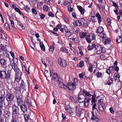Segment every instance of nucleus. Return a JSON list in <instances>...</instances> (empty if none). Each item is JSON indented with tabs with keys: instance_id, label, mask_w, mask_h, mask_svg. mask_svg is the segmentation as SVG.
<instances>
[{
	"instance_id": "nucleus-56",
	"label": "nucleus",
	"mask_w": 122,
	"mask_h": 122,
	"mask_svg": "<svg viewBox=\"0 0 122 122\" xmlns=\"http://www.w3.org/2000/svg\"><path fill=\"white\" fill-rule=\"evenodd\" d=\"M62 117H63V120H65L66 119V115L65 114H62Z\"/></svg>"
},
{
	"instance_id": "nucleus-32",
	"label": "nucleus",
	"mask_w": 122,
	"mask_h": 122,
	"mask_svg": "<svg viewBox=\"0 0 122 122\" xmlns=\"http://www.w3.org/2000/svg\"><path fill=\"white\" fill-rule=\"evenodd\" d=\"M44 73L46 77H51V73L50 71L49 72L47 70H45Z\"/></svg>"
},
{
	"instance_id": "nucleus-5",
	"label": "nucleus",
	"mask_w": 122,
	"mask_h": 122,
	"mask_svg": "<svg viewBox=\"0 0 122 122\" xmlns=\"http://www.w3.org/2000/svg\"><path fill=\"white\" fill-rule=\"evenodd\" d=\"M58 63L61 66L65 67L66 66V61L61 58H60L58 60Z\"/></svg>"
},
{
	"instance_id": "nucleus-16",
	"label": "nucleus",
	"mask_w": 122,
	"mask_h": 122,
	"mask_svg": "<svg viewBox=\"0 0 122 122\" xmlns=\"http://www.w3.org/2000/svg\"><path fill=\"white\" fill-rule=\"evenodd\" d=\"M111 1L113 5L115 7V8L116 9L115 10H114L115 13L117 15H118V9L119 8L118 6L116 3L112 1Z\"/></svg>"
},
{
	"instance_id": "nucleus-46",
	"label": "nucleus",
	"mask_w": 122,
	"mask_h": 122,
	"mask_svg": "<svg viewBox=\"0 0 122 122\" xmlns=\"http://www.w3.org/2000/svg\"><path fill=\"white\" fill-rule=\"evenodd\" d=\"M5 97L3 95H1L0 96V102H2L5 100Z\"/></svg>"
},
{
	"instance_id": "nucleus-29",
	"label": "nucleus",
	"mask_w": 122,
	"mask_h": 122,
	"mask_svg": "<svg viewBox=\"0 0 122 122\" xmlns=\"http://www.w3.org/2000/svg\"><path fill=\"white\" fill-rule=\"evenodd\" d=\"M75 108L76 109V112L78 115H80L81 113V109L77 107V106H76Z\"/></svg>"
},
{
	"instance_id": "nucleus-1",
	"label": "nucleus",
	"mask_w": 122,
	"mask_h": 122,
	"mask_svg": "<svg viewBox=\"0 0 122 122\" xmlns=\"http://www.w3.org/2000/svg\"><path fill=\"white\" fill-rule=\"evenodd\" d=\"M82 22L80 20H77L76 22H73V24L75 26H80L82 25H83L84 26H87L88 25L86 23V21L84 19H82Z\"/></svg>"
},
{
	"instance_id": "nucleus-44",
	"label": "nucleus",
	"mask_w": 122,
	"mask_h": 122,
	"mask_svg": "<svg viewBox=\"0 0 122 122\" xmlns=\"http://www.w3.org/2000/svg\"><path fill=\"white\" fill-rule=\"evenodd\" d=\"M20 86L21 88L24 89L26 87V85L25 83L23 81L21 83Z\"/></svg>"
},
{
	"instance_id": "nucleus-23",
	"label": "nucleus",
	"mask_w": 122,
	"mask_h": 122,
	"mask_svg": "<svg viewBox=\"0 0 122 122\" xmlns=\"http://www.w3.org/2000/svg\"><path fill=\"white\" fill-rule=\"evenodd\" d=\"M105 105L103 103H101L98 105V108L102 112L103 111L105 108Z\"/></svg>"
},
{
	"instance_id": "nucleus-55",
	"label": "nucleus",
	"mask_w": 122,
	"mask_h": 122,
	"mask_svg": "<svg viewBox=\"0 0 122 122\" xmlns=\"http://www.w3.org/2000/svg\"><path fill=\"white\" fill-rule=\"evenodd\" d=\"M4 27L10 29V26L9 24L7 23H5L4 25Z\"/></svg>"
},
{
	"instance_id": "nucleus-7",
	"label": "nucleus",
	"mask_w": 122,
	"mask_h": 122,
	"mask_svg": "<svg viewBox=\"0 0 122 122\" xmlns=\"http://www.w3.org/2000/svg\"><path fill=\"white\" fill-rule=\"evenodd\" d=\"M12 108L13 114V115H15L16 116L19 112V108L17 106L15 105L12 106Z\"/></svg>"
},
{
	"instance_id": "nucleus-54",
	"label": "nucleus",
	"mask_w": 122,
	"mask_h": 122,
	"mask_svg": "<svg viewBox=\"0 0 122 122\" xmlns=\"http://www.w3.org/2000/svg\"><path fill=\"white\" fill-rule=\"evenodd\" d=\"M15 10L16 12H17L18 13H19L20 14H21V13L20 10L18 8H16L15 9Z\"/></svg>"
},
{
	"instance_id": "nucleus-45",
	"label": "nucleus",
	"mask_w": 122,
	"mask_h": 122,
	"mask_svg": "<svg viewBox=\"0 0 122 122\" xmlns=\"http://www.w3.org/2000/svg\"><path fill=\"white\" fill-rule=\"evenodd\" d=\"M17 118L15 115H13L11 122H17L16 121Z\"/></svg>"
},
{
	"instance_id": "nucleus-27",
	"label": "nucleus",
	"mask_w": 122,
	"mask_h": 122,
	"mask_svg": "<svg viewBox=\"0 0 122 122\" xmlns=\"http://www.w3.org/2000/svg\"><path fill=\"white\" fill-rule=\"evenodd\" d=\"M85 39L87 42L89 43H90L91 42V41L92 40V39L91 36L89 35H87Z\"/></svg>"
},
{
	"instance_id": "nucleus-58",
	"label": "nucleus",
	"mask_w": 122,
	"mask_h": 122,
	"mask_svg": "<svg viewBox=\"0 0 122 122\" xmlns=\"http://www.w3.org/2000/svg\"><path fill=\"white\" fill-rule=\"evenodd\" d=\"M11 24L12 26L14 28H15V24L13 20H10Z\"/></svg>"
},
{
	"instance_id": "nucleus-59",
	"label": "nucleus",
	"mask_w": 122,
	"mask_h": 122,
	"mask_svg": "<svg viewBox=\"0 0 122 122\" xmlns=\"http://www.w3.org/2000/svg\"><path fill=\"white\" fill-rule=\"evenodd\" d=\"M41 60L43 64L45 65V67H46L47 66V65H46V63H45V61L43 59H41Z\"/></svg>"
},
{
	"instance_id": "nucleus-60",
	"label": "nucleus",
	"mask_w": 122,
	"mask_h": 122,
	"mask_svg": "<svg viewBox=\"0 0 122 122\" xmlns=\"http://www.w3.org/2000/svg\"><path fill=\"white\" fill-rule=\"evenodd\" d=\"M92 102H93L94 103H95L96 102V100L95 99V97H92Z\"/></svg>"
},
{
	"instance_id": "nucleus-11",
	"label": "nucleus",
	"mask_w": 122,
	"mask_h": 122,
	"mask_svg": "<svg viewBox=\"0 0 122 122\" xmlns=\"http://www.w3.org/2000/svg\"><path fill=\"white\" fill-rule=\"evenodd\" d=\"M13 60L14 61L13 63L11 64V66L12 67V69H16V68H18L17 66L18 64V60L17 58L15 59L14 60L13 58Z\"/></svg>"
},
{
	"instance_id": "nucleus-13",
	"label": "nucleus",
	"mask_w": 122,
	"mask_h": 122,
	"mask_svg": "<svg viewBox=\"0 0 122 122\" xmlns=\"http://www.w3.org/2000/svg\"><path fill=\"white\" fill-rule=\"evenodd\" d=\"M17 103L18 106H20L23 102L21 97L20 96H17L16 97Z\"/></svg>"
},
{
	"instance_id": "nucleus-33",
	"label": "nucleus",
	"mask_w": 122,
	"mask_h": 122,
	"mask_svg": "<svg viewBox=\"0 0 122 122\" xmlns=\"http://www.w3.org/2000/svg\"><path fill=\"white\" fill-rule=\"evenodd\" d=\"M60 51L63 52H66L68 53L69 52L68 51V50L66 48L63 47H61L60 48Z\"/></svg>"
},
{
	"instance_id": "nucleus-41",
	"label": "nucleus",
	"mask_w": 122,
	"mask_h": 122,
	"mask_svg": "<svg viewBox=\"0 0 122 122\" xmlns=\"http://www.w3.org/2000/svg\"><path fill=\"white\" fill-rule=\"evenodd\" d=\"M24 117L25 121H27L29 119L30 117L29 115L25 114L24 115Z\"/></svg>"
},
{
	"instance_id": "nucleus-14",
	"label": "nucleus",
	"mask_w": 122,
	"mask_h": 122,
	"mask_svg": "<svg viewBox=\"0 0 122 122\" xmlns=\"http://www.w3.org/2000/svg\"><path fill=\"white\" fill-rule=\"evenodd\" d=\"M0 63L3 67L5 68L6 67L7 62L6 60L4 59H1L0 60Z\"/></svg>"
},
{
	"instance_id": "nucleus-4",
	"label": "nucleus",
	"mask_w": 122,
	"mask_h": 122,
	"mask_svg": "<svg viewBox=\"0 0 122 122\" xmlns=\"http://www.w3.org/2000/svg\"><path fill=\"white\" fill-rule=\"evenodd\" d=\"M66 28H67V27H65L64 28L66 32V36L67 37H69L72 35L74 33V31L73 30L71 29L67 28L66 30Z\"/></svg>"
},
{
	"instance_id": "nucleus-30",
	"label": "nucleus",
	"mask_w": 122,
	"mask_h": 122,
	"mask_svg": "<svg viewBox=\"0 0 122 122\" xmlns=\"http://www.w3.org/2000/svg\"><path fill=\"white\" fill-rule=\"evenodd\" d=\"M113 70V68L112 66L109 67V68L108 69H107L106 71V72L109 74L110 73L112 72Z\"/></svg>"
},
{
	"instance_id": "nucleus-17",
	"label": "nucleus",
	"mask_w": 122,
	"mask_h": 122,
	"mask_svg": "<svg viewBox=\"0 0 122 122\" xmlns=\"http://www.w3.org/2000/svg\"><path fill=\"white\" fill-rule=\"evenodd\" d=\"M90 99L88 98H85L84 99V105L86 107H88L89 105Z\"/></svg>"
},
{
	"instance_id": "nucleus-26",
	"label": "nucleus",
	"mask_w": 122,
	"mask_h": 122,
	"mask_svg": "<svg viewBox=\"0 0 122 122\" xmlns=\"http://www.w3.org/2000/svg\"><path fill=\"white\" fill-rule=\"evenodd\" d=\"M11 72L10 71H7V73L6 74V75L5 76V78L7 80H9L10 77V75Z\"/></svg>"
},
{
	"instance_id": "nucleus-3",
	"label": "nucleus",
	"mask_w": 122,
	"mask_h": 122,
	"mask_svg": "<svg viewBox=\"0 0 122 122\" xmlns=\"http://www.w3.org/2000/svg\"><path fill=\"white\" fill-rule=\"evenodd\" d=\"M57 83L59 86L61 88L66 89L67 87L63 83V80L61 78H60L57 81Z\"/></svg>"
},
{
	"instance_id": "nucleus-48",
	"label": "nucleus",
	"mask_w": 122,
	"mask_h": 122,
	"mask_svg": "<svg viewBox=\"0 0 122 122\" xmlns=\"http://www.w3.org/2000/svg\"><path fill=\"white\" fill-rule=\"evenodd\" d=\"M5 113V117L7 118L9 117L10 115V112L9 111H6Z\"/></svg>"
},
{
	"instance_id": "nucleus-28",
	"label": "nucleus",
	"mask_w": 122,
	"mask_h": 122,
	"mask_svg": "<svg viewBox=\"0 0 122 122\" xmlns=\"http://www.w3.org/2000/svg\"><path fill=\"white\" fill-rule=\"evenodd\" d=\"M96 45L95 44H93L92 46L89 45L87 48L88 50V51H90L93 48H95Z\"/></svg>"
},
{
	"instance_id": "nucleus-43",
	"label": "nucleus",
	"mask_w": 122,
	"mask_h": 122,
	"mask_svg": "<svg viewBox=\"0 0 122 122\" xmlns=\"http://www.w3.org/2000/svg\"><path fill=\"white\" fill-rule=\"evenodd\" d=\"M29 104L32 106L34 107H35L36 106V103L35 101H33V102H29Z\"/></svg>"
},
{
	"instance_id": "nucleus-2",
	"label": "nucleus",
	"mask_w": 122,
	"mask_h": 122,
	"mask_svg": "<svg viewBox=\"0 0 122 122\" xmlns=\"http://www.w3.org/2000/svg\"><path fill=\"white\" fill-rule=\"evenodd\" d=\"M95 49L97 51V54H100L102 53H103L105 52V51L104 48L101 47L98 45H96Z\"/></svg>"
},
{
	"instance_id": "nucleus-47",
	"label": "nucleus",
	"mask_w": 122,
	"mask_h": 122,
	"mask_svg": "<svg viewBox=\"0 0 122 122\" xmlns=\"http://www.w3.org/2000/svg\"><path fill=\"white\" fill-rule=\"evenodd\" d=\"M55 49V47L54 46V45H53L50 47L49 49V51H51L52 52H53Z\"/></svg>"
},
{
	"instance_id": "nucleus-61",
	"label": "nucleus",
	"mask_w": 122,
	"mask_h": 122,
	"mask_svg": "<svg viewBox=\"0 0 122 122\" xmlns=\"http://www.w3.org/2000/svg\"><path fill=\"white\" fill-rule=\"evenodd\" d=\"M32 12L33 13L35 14H36L37 13V12L36 10L34 8H33L32 9Z\"/></svg>"
},
{
	"instance_id": "nucleus-49",
	"label": "nucleus",
	"mask_w": 122,
	"mask_h": 122,
	"mask_svg": "<svg viewBox=\"0 0 122 122\" xmlns=\"http://www.w3.org/2000/svg\"><path fill=\"white\" fill-rule=\"evenodd\" d=\"M79 65L80 67H82L84 65V62L83 61H81L80 62Z\"/></svg>"
},
{
	"instance_id": "nucleus-24",
	"label": "nucleus",
	"mask_w": 122,
	"mask_h": 122,
	"mask_svg": "<svg viewBox=\"0 0 122 122\" xmlns=\"http://www.w3.org/2000/svg\"><path fill=\"white\" fill-rule=\"evenodd\" d=\"M104 31V29L102 27L99 26L97 28L96 32L97 33H102Z\"/></svg>"
},
{
	"instance_id": "nucleus-52",
	"label": "nucleus",
	"mask_w": 122,
	"mask_h": 122,
	"mask_svg": "<svg viewBox=\"0 0 122 122\" xmlns=\"http://www.w3.org/2000/svg\"><path fill=\"white\" fill-rule=\"evenodd\" d=\"M40 46L42 50L44 51L45 50V48L44 45H41V43H40Z\"/></svg>"
},
{
	"instance_id": "nucleus-63",
	"label": "nucleus",
	"mask_w": 122,
	"mask_h": 122,
	"mask_svg": "<svg viewBox=\"0 0 122 122\" xmlns=\"http://www.w3.org/2000/svg\"><path fill=\"white\" fill-rule=\"evenodd\" d=\"M45 15L41 13L40 15V18L41 19H43L45 17Z\"/></svg>"
},
{
	"instance_id": "nucleus-21",
	"label": "nucleus",
	"mask_w": 122,
	"mask_h": 122,
	"mask_svg": "<svg viewBox=\"0 0 122 122\" xmlns=\"http://www.w3.org/2000/svg\"><path fill=\"white\" fill-rule=\"evenodd\" d=\"M91 114L92 115L91 119V120H92L93 121H94L97 122H98L100 120L98 118L96 117V116H95L93 113H91Z\"/></svg>"
},
{
	"instance_id": "nucleus-39",
	"label": "nucleus",
	"mask_w": 122,
	"mask_h": 122,
	"mask_svg": "<svg viewBox=\"0 0 122 122\" xmlns=\"http://www.w3.org/2000/svg\"><path fill=\"white\" fill-rule=\"evenodd\" d=\"M105 41L104 42V44L105 45L108 44L110 43L111 41V40L110 38H107L106 39L105 38Z\"/></svg>"
},
{
	"instance_id": "nucleus-31",
	"label": "nucleus",
	"mask_w": 122,
	"mask_h": 122,
	"mask_svg": "<svg viewBox=\"0 0 122 122\" xmlns=\"http://www.w3.org/2000/svg\"><path fill=\"white\" fill-rule=\"evenodd\" d=\"M77 8L81 14H83L84 13V9H83L82 7L80 6H77Z\"/></svg>"
},
{
	"instance_id": "nucleus-12",
	"label": "nucleus",
	"mask_w": 122,
	"mask_h": 122,
	"mask_svg": "<svg viewBox=\"0 0 122 122\" xmlns=\"http://www.w3.org/2000/svg\"><path fill=\"white\" fill-rule=\"evenodd\" d=\"M53 74V77L52 80L55 81H57L60 78L59 76L57 73H56L54 71H52Z\"/></svg>"
},
{
	"instance_id": "nucleus-22",
	"label": "nucleus",
	"mask_w": 122,
	"mask_h": 122,
	"mask_svg": "<svg viewBox=\"0 0 122 122\" xmlns=\"http://www.w3.org/2000/svg\"><path fill=\"white\" fill-rule=\"evenodd\" d=\"M96 16L97 18L98 23L100 24L102 20V18L101 15L99 13H97L96 14Z\"/></svg>"
},
{
	"instance_id": "nucleus-15",
	"label": "nucleus",
	"mask_w": 122,
	"mask_h": 122,
	"mask_svg": "<svg viewBox=\"0 0 122 122\" xmlns=\"http://www.w3.org/2000/svg\"><path fill=\"white\" fill-rule=\"evenodd\" d=\"M85 96L83 94H81L79 95L78 97V100L80 102H83V100L85 99Z\"/></svg>"
},
{
	"instance_id": "nucleus-62",
	"label": "nucleus",
	"mask_w": 122,
	"mask_h": 122,
	"mask_svg": "<svg viewBox=\"0 0 122 122\" xmlns=\"http://www.w3.org/2000/svg\"><path fill=\"white\" fill-rule=\"evenodd\" d=\"M107 21L108 24H110L111 23V19L109 18H108L107 19Z\"/></svg>"
},
{
	"instance_id": "nucleus-10",
	"label": "nucleus",
	"mask_w": 122,
	"mask_h": 122,
	"mask_svg": "<svg viewBox=\"0 0 122 122\" xmlns=\"http://www.w3.org/2000/svg\"><path fill=\"white\" fill-rule=\"evenodd\" d=\"M14 98V96L11 94L8 93L6 95V99L8 102L11 101H13Z\"/></svg>"
},
{
	"instance_id": "nucleus-64",
	"label": "nucleus",
	"mask_w": 122,
	"mask_h": 122,
	"mask_svg": "<svg viewBox=\"0 0 122 122\" xmlns=\"http://www.w3.org/2000/svg\"><path fill=\"white\" fill-rule=\"evenodd\" d=\"M117 114L118 115H119L118 116L120 117H122V112L121 111L118 112H117Z\"/></svg>"
},
{
	"instance_id": "nucleus-51",
	"label": "nucleus",
	"mask_w": 122,
	"mask_h": 122,
	"mask_svg": "<svg viewBox=\"0 0 122 122\" xmlns=\"http://www.w3.org/2000/svg\"><path fill=\"white\" fill-rule=\"evenodd\" d=\"M100 4L101 6L102 7V10H104L105 9V4L104 3H101Z\"/></svg>"
},
{
	"instance_id": "nucleus-38",
	"label": "nucleus",
	"mask_w": 122,
	"mask_h": 122,
	"mask_svg": "<svg viewBox=\"0 0 122 122\" xmlns=\"http://www.w3.org/2000/svg\"><path fill=\"white\" fill-rule=\"evenodd\" d=\"M122 41V38L120 36H118L117 38L116 41L118 43L121 42Z\"/></svg>"
},
{
	"instance_id": "nucleus-50",
	"label": "nucleus",
	"mask_w": 122,
	"mask_h": 122,
	"mask_svg": "<svg viewBox=\"0 0 122 122\" xmlns=\"http://www.w3.org/2000/svg\"><path fill=\"white\" fill-rule=\"evenodd\" d=\"M13 104V102L11 101L8 102V105H7V107L9 108H10L12 106Z\"/></svg>"
},
{
	"instance_id": "nucleus-35",
	"label": "nucleus",
	"mask_w": 122,
	"mask_h": 122,
	"mask_svg": "<svg viewBox=\"0 0 122 122\" xmlns=\"http://www.w3.org/2000/svg\"><path fill=\"white\" fill-rule=\"evenodd\" d=\"M113 79L111 78L109 79L107 82V83L108 85H110L113 83Z\"/></svg>"
},
{
	"instance_id": "nucleus-34",
	"label": "nucleus",
	"mask_w": 122,
	"mask_h": 122,
	"mask_svg": "<svg viewBox=\"0 0 122 122\" xmlns=\"http://www.w3.org/2000/svg\"><path fill=\"white\" fill-rule=\"evenodd\" d=\"M118 77L119 80L121 81L120 79V76L119 75H118V73H115L114 74V79L116 80H117Z\"/></svg>"
},
{
	"instance_id": "nucleus-37",
	"label": "nucleus",
	"mask_w": 122,
	"mask_h": 122,
	"mask_svg": "<svg viewBox=\"0 0 122 122\" xmlns=\"http://www.w3.org/2000/svg\"><path fill=\"white\" fill-rule=\"evenodd\" d=\"M102 74L101 72H100L98 71H97V73L96 75V76L98 78H102Z\"/></svg>"
},
{
	"instance_id": "nucleus-8",
	"label": "nucleus",
	"mask_w": 122,
	"mask_h": 122,
	"mask_svg": "<svg viewBox=\"0 0 122 122\" xmlns=\"http://www.w3.org/2000/svg\"><path fill=\"white\" fill-rule=\"evenodd\" d=\"M67 87V89H68L71 90H73L75 89L76 88V86L75 85H74L72 83L70 82L69 83L67 84V85L66 86Z\"/></svg>"
},
{
	"instance_id": "nucleus-6",
	"label": "nucleus",
	"mask_w": 122,
	"mask_h": 122,
	"mask_svg": "<svg viewBox=\"0 0 122 122\" xmlns=\"http://www.w3.org/2000/svg\"><path fill=\"white\" fill-rule=\"evenodd\" d=\"M15 72V78L18 79H20L22 74L21 72L20 71L18 68L13 69Z\"/></svg>"
},
{
	"instance_id": "nucleus-18",
	"label": "nucleus",
	"mask_w": 122,
	"mask_h": 122,
	"mask_svg": "<svg viewBox=\"0 0 122 122\" xmlns=\"http://www.w3.org/2000/svg\"><path fill=\"white\" fill-rule=\"evenodd\" d=\"M87 35V32H84L81 31L79 33L80 37L81 39L84 38H86V37Z\"/></svg>"
},
{
	"instance_id": "nucleus-53",
	"label": "nucleus",
	"mask_w": 122,
	"mask_h": 122,
	"mask_svg": "<svg viewBox=\"0 0 122 122\" xmlns=\"http://www.w3.org/2000/svg\"><path fill=\"white\" fill-rule=\"evenodd\" d=\"M93 66L92 65H91L89 66L88 69V70L90 72H92L93 71Z\"/></svg>"
},
{
	"instance_id": "nucleus-25",
	"label": "nucleus",
	"mask_w": 122,
	"mask_h": 122,
	"mask_svg": "<svg viewBox=\"0 0 122 122\" xmlns=\"http://www.w3.org/2000/svg\"><path fill=\"white\" fill-rule=\"evenodd\" d=\"M99 36L100 37V39L102 40H105V38L107 37L106 35L105 34L102 33L100 34Z\"/></svg>"
},
{
	"instance_id": "nucleus-19",
	"label": "nucleus",
	"mask_w": 122,
	"mask_h": 122,
	"mask_svg": "<svg viewBox=\"0 0 122 122\" xmlns=\"http://www.w3.org/2000/svg\"><path fill=\"white\" fill-rule=\"evenodd\" d=\"M6 72L5 71H0V78L3 79L5 78Z\"/></svg>"
},
{
	"instance_id": "nucleus-42",
	"label": "nucleus",
	"mask_w": 122,
	"mask_h": 122,
	"mask_svg": "<svg viewBox=\"0 0 122 122\" xmlns=\"http://www.w3.org/2000/svg\"><path fill=\"white\" fill-rule=\"evenodd\" d=\"M43 10L45 11H48L49 7L46 5H44L43 7Z\"/></svg>"
},
{
	"instance_id": "nucleus-57",
	"label": "nucleus",
	"mask_w": 122,
	"mask_h": 122,
	"mask_svg": "<svg viewBox=\"0 0 122 122\" xmlns=\"http://www.w3.org/2000/svg\"><path fill=\"white\" fill-rule=\"evenodd\" d=\"M48 15L49 16L52 17H54V14L51 12H49Z\"/></svg>"
},
{
	"instance_id": "nucleus-9",
	"label": "nucleus",
	"mask_w": 122,
	"mask_h": 122,
	"mask_svg": "<svg viewBox=\"0 0 122 122\" xmlns=\"http://www.w3.org/2000/svg\"><path fill=\"white\" fill-rule=\"evenodd\" d=\"M27 102L25 103L24 104H22L20 106L21 110L24 113L25 112L27 111V106H28Z\"/></svg>"
},
{
	"instance_id": "nucleus-40",
	"label": "nucleus",
	"mask_w": 122,
	"mask_h": 122,
	"mask_svg": "<svg viewBox=\"0 0 122 122\" xmlns=\"http://www.w3.org/2000/svg\"><path fill=\"white\" fill-rule=\"evenodd\" d=\"M78 82L77 79L75 78H74L72 80V81L71 83H72L74 85L76 86L77 83Z\"/></svg>"
},
{
	"instance_id": "nucleus-20",
	"label": "nucleus",
	"mask_w": 122,
	"mask_h": 122,
	"mask_svg": "<svg viewBox=\"0 0 122 122\" xmlns=\"http://www.w3.org/2000/svg\"><path fill=\"white\" fill-rule=\"evenodd\" d=\"M66 111L69 112L70 114H72L73 113L72 109L70 107V106L68 105L65 107Z\"/></svg>"
},
{
	"instance_id": "nucleus-36",
	"label": "nucleus",
	"mask_w": 122,
	"mask_h": 122,
	"mask_svg": "<svg viewBox=\"0 0 122 122\" xmlns=\"http://www.w3.org/2000/svg\"><path fill=\"white\" fill-rule=\"evenodd\" d=\"M96 103H94V104L92 106V108L93 111L92 113H94V111L95 110L96 113H97L98 112V111L97 109L96 108Z\"/></svg>"
}]
</instances>
